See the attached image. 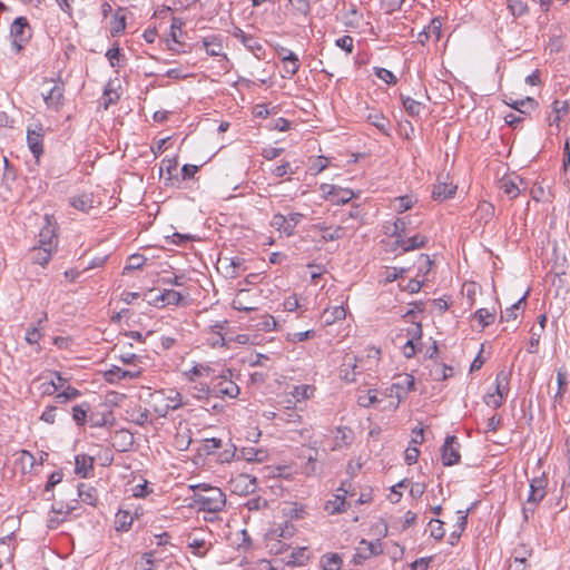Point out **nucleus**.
<instances>
[{
	"label": "nucleus",
	"instance_id": "1",
	"mask_svg": "<svg viewBox=\"0 0 570 570\" xmlns=\"http://www.w3.org/2000/svg\"><path fill=\"white\" fill-rule=\"evenodd\" d=\"M194 490L193 502L199 510L219 512L226 504L225 493L216 487L206 483L191 487Z\"/></svg>",
	"mask_w": 570,
	"mask_h": 570
},
{
	"label": "nucleus",
	"instance_id": "2",
	"mask_svg": "<svg viewBox=\"0 0 570 570\" xmlns=\"http://www.w3.org/2000/svg\"><path fill=\"white\" fill-rule=\"evenodd\" d=\"M414 377L411 374H400L395 376V382L386 390L384 396L392 399L383 409L395 411L401 401L414 390Z\"/></svg>",
	"mask_w": 570,
	"mask_h": 570
},
{
	"label": "nucleus",
	"instance_id": "3",
	"mask_svg": "<svg viewBox=\"0 0 570 570\" xmlns=\"http://www.w3.org/2000/svg\"><path fill=\"white\" fill-rule=\"evenodd\" d=\"M393 236L395 237L394 249L401 248L402 252H410L421 248L426 243V237L420 234L409 236L406 232V222L404 218H397L394 223Z\"/></svg>",
	"mask_w": 570,
	"mask_h": 570
},
{
	"label": "nucleus",
	"instance_id": "4",
	"mask_svg": "<svg viewBox=\"0 0 570 570\" xmlns=\"http://www.w3.org/2000/svg\"><path fill=\"white\" fill-rule=\"evenodd\" d=\"M230 371L226 374L214 376L210 380L213 397L218 399H235L239 394L238 385L230 379Z\"/></svg>",
	"mask_w": 570,
	"mask_h": 570
},
{
	"label": "nucleus",
	"instance_id": "5",
	"mask_svg": "<svg viewBox=\"0 0 570 570\" xmlns=\"http://www.w3.org/2000/svg\"><path fill=\"white\" fill-rule=\"evenodd\" d=\"M547 480L546 478H534L530 483V493L527 499V504L523 507V519H529V513H533L537 505L542 501L546 495Z\"/></svg>",
	"mask_w": 570,
	"mask_h": 570
},
{
	"label": "nucleus",
	"instance_id": "6",
	"mask_svg": "<svg viewBox=\"0 0 570 570\" xmlns=\"http://www.w3.org/2000/svg\"><path fill=\"white\" fill-rule=\"evenodd\" d=\"M12 45L17 51H20L31 38V28L27 18L18 17L10 27Z\"/></svg>",
	"mask_w": 570,
	"mask_h": 570
},
{
	"label": "nucleus",
	"instance_id": "7",
	"mask_svg": "<svg viewBox=\"0 0 570 570\" xmlns=\"http://www.w3.org/2000/svg\"><path fill=\"white\" fill-rule=\"evenodd\" d=\"M229 488L235 494L247 495L257 488L256 478L247 473H238L229 480Z\"/></svg>",
	"mask_w": 570,
	"mask_h": 570
},
{
	"label": "nucleus",
	"instance_id": "8",
	"mask_svg": "<svg viewBox=\"0 0 570 570\" xmlns=\"http://www.w3.org/2000/svg\"><path fill=\"white\" fill-rule=\"evenodd\" d=\"M353 495V493H350L348 490L345 488V484L342 483V485L336 490V493L332 494V497L325 502L324 504V511L328 515L340 514L346 510V497Z\"/></svg>",
	"mask_w": 570,
	"mask_h": 570
},
{
	"label": "nucleus",
	"instance_id": "9",
	"mask_svg": "<svg viewBox=\"0 0 570 570\" xmlns=\"http://www.w3.org/2000/svg\"><path fill=\"white\" fill-rule=\"evenodd\" d=\"M43 137L45 131L41 124H36L33 128L27 130V144L37 160L43 154Z\"/></svg>",
	"mask_w": 570,
	"mask_h": 570
},
{
	"label": "nucleus",
	"instance_id": "10",
	"mask_svg": "<svg viewBox=\"0 0 570 570\" xmlns=\"http://www.w3.org/2000/svg\"><path fill=\"white\" fill-rule=\"evenodd\" d=\"M459 444L456 438L449 435L442 446V462L446 466L454 465L460 461Z\"/></svg>",
	"mask_w": 570,
	"mask_h": 570
},
{
	"label": "nucleus",
	"instance_id": "11",
	"mask_svg": "<svg viewBox=\"0 0 570 570\" xmlns=\"http://www.w3.org/2000/svg\"><path fill=\"white\" fill-rule=\"evenodd\" d=\"M65 85L57 82L48 92L42 94L46 106L58 111L63 106Z\"/></svg>",
	"mask_w": 570,
	"mask_h": 570
},
{
	"label": "nucleus",
	"instance_id": "12",
	"mask_svg": "<svg viewBox=\"0 0 570 570\" xmlns=\"http://www.w3.org/2000/svg\"><path fill=\"white\" fill-rule=\"evenodd\" d=\"M524 185V181L519 176H503L499 180L500 189L510 198H517L521 193V186Z\"/></svg>",
	"mask_w": 570,
	"mask_h": 570
},
{
	"label": "nucleus",
	"instance_id": "13",
	"mask_svg": "<svg viewBox=\"0 0 570 570\" xmlns=\"http://www.w3.org/2000/svg\"><path fill=\"white\" fill-rule=\"evenodd\" d=\"M165 400L166 404L163 407H155V411L159 416H165L168 411H175L188 404V401H184L183 395L176 390H169Z\"/></svg>",
	"mask_w": 570,
	"mask_h": 570
},
{
	"label": "nucleus",
	"instance_id": "14",
	"mask_svg": "<svg viewBox=\"0 0 570 570\" xmlns=\"http://www.w3.org/2000/svg\"><path fill=\"white\" fill-rule=\"evenodd\" d=\"M313 232L321 233V238L325 242L338 240L344 237L345 228L342 226H328L325 223H317L312 226Z\"/></svg>",
	"mask_w": 570,
	"mask_h": 570
},
{
	"label": "nucleus",
	"instance_id": "15",
	"mask_svg": "<svg viewBox=\"0 0 570 570\" xmlns=\"http://www.w3.org/2000/svg\"><path fill=\"white\" fill-rule=\"evenodd\" d=\"M382 553V544L380 541H367L362 539L356 548L355 559L366 560L371 557Z\"/></svg>",
	"mask_w": 570,
	"mask_h": 570
},
{
	"label": "nucleus",
	"instance_id": "16",
	"mask_svg": "<svg viewBox=\"0 0 570 570\" xmlns=\"http://www.w3.org/2000/svg\"><path fill=\"white\" fill-rule=\"evenodd\" d=\"M56 238L55 225L51 223L49 216L46 215V225L40 230L38 246H40V248L53 249Z\"/></svg>",
	"mask_w": 570,
	"mask_h": 570
},
{
	"label": "nucleus",
	"instance_id": "17",
	"mask_svg": "<svg viewBox=\"0 0 570 570\" xmlns=\"http://www.w3.org/2000/svg\"><path fill=\"white\" fill-rule=\"evenodd\" d=\"M191 434L190 429L186 424L179 423L174 435V446L178 451H186L191 443Z\"/></svg>",
	"mask_w": 570,
	"mask_h": 570
},
{
	"label": "nucleus",
	"instance_id": "18",
	"mask_svg": "<svg viewBox=\"0 0 570 570\" xmlns=\"http://www.w3.org/2000/svg\"><path fill=\"white\" fill-rule=\"evenodd\" d=\"M189 384V394L191 395V397L198 401H204L207 404H209L210 399L213 397L212 384L208 385L203 381H197L196 383Z\"/></svg>",
	"mask_w": 570,
	"mask_h": 570
},
{
	"label": "nucleus",
	"instance_id": "19",
	"mask_svg": "<svg viewBox=\"0 0 570 570\" xmlns=\"http://www.w3.org/2000/svg\"><path fill=\"white\" fill-rule=\"evenodd\" d=\"M233 36L238 39L249 51L254 55H257L263 50V46L259 41L253 37L252 35H247L240 28H235L233 31Z\"/></svg>",
	"mask_w": 570,
	"mask_h": 570
},
{
	"label": "nucleus",
	"instance_id": "20",
	"mask_svg": "<svg viewBox=\"0 0 570 570\" xmlns=\"http://www.w3.org/2000/svg\"><path fill=\"white\" fill-rule=\"evenodd\" d=\"M183 296L175 289H165L160 295L154 298V304L157 307H165L167 305H179Z\"/></svg>",
	"mask_w": 570,
	"mask_h": 570
},
{
	"label": "nucleus",
	"instance_id": "21",
	"mask_svg": "<svg viewBox=\"0 0 570 570\" xmlns=\"http://www.w3.org/2000/svg\"><path fill=\"white\" fill-rule=\"evenodd\" d=\"M295 531L296 529L292 523L284 522L268 530L266 535L272 537V539L275 538L286 542L293 538Z\"/></svg>",
	"mask_w": 570,
	"mask_h": 570
},
{
	"label": "nucleus",
	"instance_id": "22",
	"mask_svg": "<svg viewBox=\"0 0 570 570\" xmlns=\"http://www.w3.org/2000/svg\"><path fill=\"white\" fill-rule=\"evenodd\" d=\"M456 191V186L452 183L441 181L434 186L432 196L435 200L443 202L451 198Z\"/></svg>",
	"mask_w": 570,
	"mask_h": 570
},
{
	"label": "nucleus",
	"instance_id": "23",
	"mask_svg": "<svg viewBox=\"0 0 570 570\" xmlns=\"http://www.w3.org/2000/svg\"><path fill=\"white\" fill-rule=\"evenodd\" d=\"M213 370L204 364H196L190 370L184 372V376L189 383H196L202 379L210 377Z\"/></svg>",
	"mask_w": 570,
	"mask_h": 570
},
{
	"label": "nucleus",
	"instance_id": "24",
	"mask_svg": "<svg viewBox=\"0 0 570 570\" xmlns=\"http://www.w3.org/2000/svg\"><path fill=\"white\" fill-rule=\"evenodd\" d=\"M14 464L17 469L21 471V473L26 474L32 471L36 464V459L29 451L21 450L17 453Z\"/></svg>",
	"mask_w": 570,
	"mask_h": 570
},
{
	"label": "nucleus",
	"instance_id": "25",
	"mask_svg": "<svg viewBox=\"0 0 570 570\" xmlns=\"http://www.w3.org/2000/svg\"><path fill=\"white\" fill-rule=\"evenodd\" d=\"M203 47L209 56L223 55V41L220 36H209L203 39Z\"/></svg>",
	"mask_w": 570,
	"mask_h": 570
},
{
	"label": "nucleus",
	"instance_id": "26",
	"mask_svg": "<svg viewBox=\"0 0 570 570\" xmlns=\"http://www.w3.org/2000/svg\"><path fill=\"white\" fill-rule=\"evenodd\" d=\"M411 334H412V338L407 340L406 343L404 344L403 348H402L403 355L406 358H411L412 356H414L416 351H417L414 341H419L422 337V327H421V325L420 324H415V326L413 327Z\"/></svg>",
	"mask_w": 570,
	"mask_h": 570
},
{
	"label": "nucleus",
	"instance_id": "27",
	"mask_svg": "<svg viewBox=\"0 0 570 570\" xmlns=\"http://www.w3.org/2000/svg\"><path fill=\"white\" fill-rule=\"evenodd\" d=\"M128 420L139 426H144L149 420V411L140 405L127 410Z\"/></svg>",
	"mask_w": 570,
	"mask_h": 570
},
{
	"label": "nucleus",
	"instance_id": "28",
	"mask_svg": "<svg viewBox=\"0 0 570 570\" xmlns=\"http://www.w3.org/2000/svg\"><path fill=\"white\" fill-rule=\"evenodd\" d=\"M94 470V459L86 454H78L75 460V472L83 478Z\"/></svg>",
	"mask_w": 570,
	"mask_h": 570
},
{
	"label": "nucleus",
	"instance_id": "29",
	"mask_svg": "<svg viewBox=\"0 0 570 570\" xmlns=\"http://www.w3.org/2000/svg\"><path fill=\"white\" fill-rule=\"evenodd\" d=\"M332 450H341L352 442V431L347 428H337L335 430Z\"/></svg>",
	"mask_w": 570,
	"mask_h": 570
},
{
	"label": "nucleus",
	"instance_id": "30",
	"mask_svg": "<svg viewBox=\"0 0 570 570\" xmlns=\"http://www.w3.org/2000/svg\"><path fill=\"white\" fill-rule=\"evenodd\" d=\"M271 226L286 236L294 234L293 225L289 224L288 218L283 214L273 215Z\"/></svg>",
	"mask_w": 570,
	"mask_h": 570
},
{
	"label": "nucleus",
	"instance_id": "31",
	"mask_svg": "<svg viewBox=\"0 0 570 570\" xmlns=\"http://www.w3.org/2000/svg\"><path fill=\"white\" fill-rule=\"evenodd\" d=\"M308 559L309 556L307 548L298 547L293 549L288 560L286 561V564L291 567H302L308 561Z\"/></svg>",
	"mask_w": 570,
	"mask_h": 570
},
{
	"label": "nucleus",
	"instance_id": "32",
	"mask_svg": "<svg viewBox=\"0 0 570 570\" xmlns=\"http://www.w3.org/2000/svg\"><path fill=\"white\" fill-rule=\"evenodd\" d=\"M94 196L91 194H81L76 197H72L70 204L78 210L87 213L89 209L94 207Z\"/></svg>",
	"mask_w": 570,
	"mask_h": 570
},
{
	"label": "nucleus",
	"instance_id": "33",
	"mask_svg": "<svg viewBox=\"0 0 570 570\" xmlns=\"http://www.w3.org/2000/svg\"><path fill=\"white\" fill-rule=\"evenodd\" d=\"M283 78H292L299 69V60L295 53H288L283 61Z\"/></svg>",
	"mask_w": 570,
	"mask_h": 570
},
{
	"label": "nucleus",
	"instance_id": "34",
	"mask_svg": "<svg viewBox=\"0 0 570 570\" xmlns=\"http://www.w3.org/2000/svg\"><path fill=\"white\" fill-rule=\"evenodd\" d=\"M324 322L327 325L335 323L336 321L344 320L346 317V311L342 305L326 308L323 313Z\"/></svg>",
	"mask_w": 570,
	"mask_h": 570
},
{
	"label": "nucleus",
	"instance_id": "35",
	"mask_svg": "<svg viewBox=\"0 0 570 570\" xmlns=\"http://www.w3.org/2000/svg\"><path fill=\"white\" fill-rule=\"evenodd\" d=\"M78 497L89 505H95L97 501V490L94 487L80 483L78 485Z\"/></svg>",
	"mask_w": 570,
	"mask_h": 570
},
{
	"label": "nucleus",
	"instance_id": "36",
	"mask_svg": "<svg viewBox=\"0 0 570 570\" xmlns=\"http://www.w3.org/2000/svg\"><path fill=\"white\" fill-rule=\"evenodd\" d=\"M558 391L554 395V403H561L568 386V374L564 367H561L557 372Z\"/></svg>",
	"mask_w": 570,
	"mask_h": 570
},
{
	"label": "nucleus",
	"instance_id": "37",
	"mask_svg": "<svg viewBox=\"0 0 570 570\" xmlns=\"http://www.w3.org/2000/svg\"><path fill=\"white\" fill-rule=\"evenodd\" d=\"M315 392V387L312 385H297L294 386L293 391L291 392L292 396L295 399L296 402H302L309 400L313 397Z\"/></svg>",
	"mask_w": 570,
	"mask_h": 570
},
{
	"label": "nucleus",
	"instance_id": "38",
	"mask_svg": "<svg viewBox=\"0 0 570 570\" xmlns=\"http://www.w3.org/2000/svg\"><path fill=\"white\" fill-rule=\"evenodd\" d=\"M382 401L383 399L379 397L376 390H368L357 396V404L362 407H370Z\"/></svg>",
	"mask_w": 570,
	"mask_h": 570
},
{
	"label": "nucleus",
	"instance_id": "39",
	"mask_svg": "<svg viewBox=\"0 0 570 570\" xmlns=\"http://www.w3.org/2000/svg\"><path fill=\"white\" fill-rule=\"evenodd\" d=\"M442 21L440 18H433L430 24L423 30V35L425 39L434 38V41H439L441 39L442 32Z\"/></svg>",
	"mask_w": 570,
	"mask_h": 570
},
{
	"label": "nucleus",
	"instance_id": "40",
	"mask_svg": "<svg viewBox=\"0 0 570 570\" xmlns=\"http://www.w3.org/2000/svg\"><path fill=\"white\" fill-rule=\"evenodd\" d=\"M509 392V375L504 371H501L497 374L495 377V391L493 393L500 395L505 399Z\"/></svg>",
	"mask_w": 570,
	"mask_h": 570
},
{
	"label": "nucleus",
	"instance_id": "41",
	"mask_svg": "<svg viewBox=\"0 0 570 570\" xmlns=\"http://www.w3.org/2000/svg\"><path fill=\"white\" fill-rule=\"evenodd\" d=\"M265 546L269 550V552L274 553V554H281L289 548V544L287 542L275 539V538H273V540H272V537H268L266 534H265Z\"/></svg>",
	"mask_w": 570,
	"mask_h": 570
},
{
	"label": "nucleus",
	"instance_id": "42",
	"mask_svg": "<svg viewBox=\"0 0 570 570\" xmlns=\"http://www.w3.org/2000/svg\"><path fill=\"white\" fill-rule=\"evenodd\" d=\"M47 320V314L45 313L42 318H40L36 326L29 328L26 333V342L28 344H38L42 337V333L40 332V327L42 323Z\"/></svg>",
	"mask_w": 570,
	"mask_h": 570
},
{
	"label": "nucleus",
	"instance_id": "43",
	"mask_svg": "<svg viewBox=\"0 0 570 570\" xmlns=\"http://www.w3.org/2000/svg\"><path fill=\"white\" fill-rule=\"evenodd\" d=\"M277 420L284 423H301L302 416L298 414L296 410L291 409L289 406L285 407L277 414Z\"/></svg>",
	"mask_w": 570,
	"mask_h": 570
},
{
	"label": "nucleus",
	"instance_id": "44",
	"mask_svg": "<svg viewBox=\"0 0 570 570\" xmlns=\"http://www.w3.org/2000/svg\"><path fill=\"white\" fill-rule=\"evenodd\" d=\"M342 559L336 553L325 554L322 558L323 570H341Z\"/></svg>",
	"mask_w": 570,
	"mask_h": 570
},
{
	"label": "nucleus",
	"instance_id": "45",
	"mask_svg": "<svg viewBox=\"0 0 570 570\" xmlns=\"http://www.w3.org/2000/svg\"><path fill=\"white\" fill-rule=\"evenodd\" d=\"M414 204V200L411 196H401L396 197L392 200V207L397 213H403L407 209H411Z\"/></svg>",
	"mask_w": 570,
	"mask_h": 570
},
{
	"label": "nucleus",
	"instance_id": "46",
	"mask_svg": "<svg viewBox=\"0 0 570 570\" xmlns=\"http://www.w3.org/2000/svg\"><path fill=\"white\" fill-rule=\"evenodd\" d=\"M122 373H126V370L114 365L105 372V380L111 384L119 383L121 380H126V376L122 375Z\"/></svg>",
	"mask_w": 570,
	"mask_h": 570
},
{
	"label": "nucleus",
	"instance_id": "47",
	"mask_svg": "<svg viewBox=\"0 0 570 570\" xmlns=\"http://www.w3.org/2000/svg\"><path fill=\"white\" fill-rule=\"evenodd\" d=\"M285 515L292 520L304 519L306 515V508L303 504L292 503L286 510Z\"/></svg>",
	"mask_w": 570,
	"mask_h": 570
},
{
	"label": "nucleus",
	"instance_id": "48",
	"mask_svg": "<svg viewBox=\"0 0 570 570\" xmlns=\"http://www.w3.org/2000/svg\"><path fill=\"white\" fill-rule=\"evenodd\" d=\"M474 318L478 320V322L483 326H488L490 324H492L495 320V315L494 313L490 312L489 309L487 308H479L475 313H474Z\"/></svg>",
	"mask_w": 570,
	"mask_h": 570
},
{
	"label": "nucleus",
	"instance_id": "49",
	"mask_svg": "<svg viewBox=\"0 0 570 570\" xmlns=\"http://www.w3.org/2000/svg\"><path fill=\"white\" fill-rule=\"evenodd\" d=\"M126 29V17L115 14L110 21V33L111 36H118Z\"/></svg>",
	"mask_w": 570,
	"mask_h": 570
},
{
	"label": "nucleus",
	"instance_id": "50",
	"mask_svg": "<svg viewBox=\"0 0 570 570\" xmlns=\"http://www.w3.org/2000/svg\"><path fill=\"white\" fill-rule=\"evenodd\" d=\"M403 107L409 112V115L417 116L424 106L411 97H405L403 98Z\"/></svg>",
	"mask_w": 570,
	"mask_h": 570
},
{
	"label": "nucleus",
	"instance_id": "51",
	"mask_svg": "<svg viewBox=\"0 0 570 570\" xmlns=\"http://www.w3.org/2000/svg\"><path fill=\"white\" fill-rule=\"evenodd\" d=\"M429 527H430V534L432 538L436 539V540H442L444 534H445V530L443 528V522L439 519H431L430 522H429Z\"/></svg>",
	"mask_w": 570,
	"mask_h": 570
},
{
	"label": "nucleus",
	"instance_id": "52",
	"mask_svg": "<svg viewBox=\"0 0 570 570\" xmlns=\"http://www.w3.org/2000/svg\"><path fill=\"white\" fill-rule=\"evenodd\" d=\"M367 120L381 131L385 132L389 128V120L381 114H370Z\"/></svg>",
	"mask_w": 570,
	"mask_h": 570
},
{
	"label": "nucleus",
	"instance_id": "53",
	"mask_svg": "<svg viewBox=\"0 0 570 570\" xmlns=\"http://www.w3.org/2000/svg\"><path fill=\"white\" fill-rule=\"evenodd\" d=\"M132 523V518L128 512L117 513L116 530L128 531Z\"/></svg>",
	"mask_w": 570,
	"mask_h": 570
},
{
	"label": "nucleus",
	"instance_id": "54",
	"mask_svg": "<svg viewBox=\"0 0 570 570\" xmlns=\"http://www.w3.org/2000/svg\"><path fill=\"white\" fill-rule=\"evenodd\" d=\"M527 294H524L517 303H514L511 307L507 308L501 314V321L510 322L517 318L515 311L520 308V305L525 302Z\"/></svg>",
	"mask_w": 570,
	"mask_h": 570
},
{
	"label": "nucleus",
	"instance_id": "55",
	"mask_svg": "<svg viewBox=\"0 0 570 570\" xmlns=\"http://www.w3.org/2000/svg\"><path fill=\"white\" fill-rule=\"evenodd\" d=\"M51 253H52V249L40 248V246H38L35 249L32 259L35 263L43 266L49 262V259L51 257Z\"/></svg>",
	"mask_w": 570,
	"mask_h": 570
},
{
	"label": "nucleus",
	"instance_id": "56",
	"mask_svg": "<svg viewBox=\"0 0 570 570\" xmlns=\"http://www.w3.org/2000/svg\"><path fill=\"white\" fill-rule=\"evenodd\" d=\"M304 459L307 460L305 466H304V473L306 475H314L316 474V460H317V450H313V453L309 452L308 455H303Z\"/></svg>",
	"mask_w": 570,
	"mask_h": 570
},
{
	"label": "nucleus",
	"instance_id": "57",
	"mask_svg": "<svg viewBox=\"0 0 570 570\" xmlns=\"http://www.w3.org/2000/svg\"><path fill=\"white\" fill-rule=\"evenodd\" d=\"M88 404L76 405L72 407V417L78 425H83L87 417Z\"/></svg>",
	"mask_w": 570,
	"mask_h": 570
},
{
	"label": "nucleus",
	"instance_id": "58",
	"mask_svg": "<svg viewBox=\"0 0 570 570\" xmlns=\"http://www.w3.org/2000/svg\"><path fill=\"white\" fill-rule=\"evenodd\" d=\"M508 7L515 17H520L528 11V6L522 0H508Z\"/></svg>",
	"mask_w": 570,
	"mask_h": 570
},
{
	"label": "nucleus",
	"instance_id": "59",
	"mask_svg": "<svg viewBox=\"0 0 570 570\" xmlns=\"http://www.w3.org/2000/svg\"><path fill=\"white\" fill-rule=\"evenodd\" d=\"M146 263V258L142 255L134 254L129 256L125 271H135L141 268Z\"/></svg>",
	"mask_w": 570,
	"mask_h": 570
},
{
	"label": "nucleus",
	"instance_id": "60",
	"mask_svg": "<svg viewBox=\"0 0 570 570\" xmlns=\"http://www.w3.org/2000/svg\"><path fill=\"white\" fill-rule=\"evenodd\" d=\"M177 167L178 164L176 159H164L160 164V175L166 173L168 175V179H170L177 171Z\"/></svg>",
	"mask_w": 570,
	"mask_h": 570
},
{
	"label": "nucleus",
	"instance_id": "61",
	"mask_svg": "<svg viewBox=\"0 0 570 570\" xmlns=\"http://www.w3.org/2000/svg\"><path fill=\"white\" fill-rule=\"evenodd\" d=\"M246 508L249 510V511H258V510H263V509H266L267 505H268V502L266 499L262 498V497H256V498H252L249 499L246 503H245Z\"/></svg>",
	"mask_w": 570,
	"mask_h": 570
},
{
	"label": "nucleus",
	"instance_id": "62",
	"mask_svg": "<svg viewBox=\"0 0 570 570\" xmlns=\"http://www.w3.org/2000/svg\"><path fill=\"white\" fill-rule=\"evenodd\" d=\"M375 75L387 85H395L397 81L395 75L385 68H375Z\"/></svg>",
	"mask_w": 570,
	"mask_h": 570
},
{
	"label": "nucleus",
	"instance_id": "63",
	"mask_svg": "<svg viewBox=\"0 0 570 570\" xmlns=\"http://www.w3.org/2000/svg\"><path fill=\"white\" fill-rule=\"evenodd\" d=\"M79 396V391L75 387L67 386L61 393L56 395V400L58 402H67L69 400H73Z\"/></svg>",
	"mask_w": 570,
	"mask_h": 570
},
{
	"label": "nucleus",
	"instance_id": "64",
	"mask_svg": "<svg viewBox=\"0 0 570 570\" xmlns=\"http://www.w3.org/2000/svg\"><path fill=\"white\" fill-rule=\"evenodd\" d=\"M75 509H76V505L72 503L65 504L62 502H57V503L52 504L51 511L58 515H67V514L71 513Z\"/></svg>",
	"mask_w": 570,
	"mask_h": 570
}]
</instances>
